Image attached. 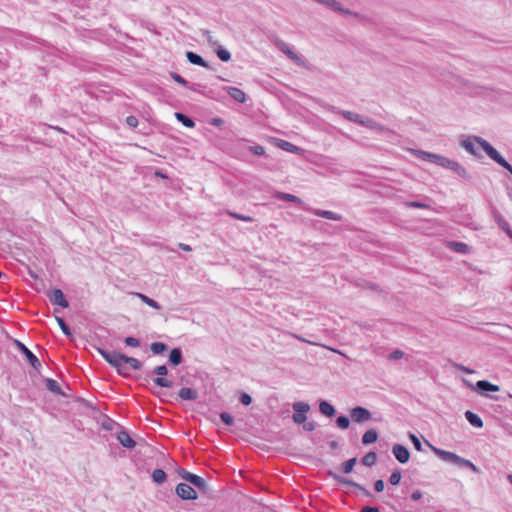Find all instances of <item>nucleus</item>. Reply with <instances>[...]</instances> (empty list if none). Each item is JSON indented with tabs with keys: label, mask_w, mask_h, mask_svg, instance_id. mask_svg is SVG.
I'll list each match as a JSON object with an SVG mask.
<instances>
[{
	"label": "nucleus",
	"mask_w": 512,
	"mask_h": 512,
	"mask_svg": "<svg viewBox=\"0 0 512 512\" xmlns=\"http://www.w3.org/2000/svg\"><path fill=\"white\" fill-rule=\"evenodd\" d=\"M152 480L156 483V484H161L163 483L166 478H167V475H166V472L163 470V469H155L153 472H152Z\"/></svg>",
	"instance_id": "obj_34"
},
{
	"label": "nucleus",
	"mask_w": 512,
	"mask_h": 512,
	"mask_svg": "<svg viewBox=\"0 0 512 512\" xmlns=\"http://www.w3.org/2000/svg\"><path fill=\"white\" fill-rule=\"evenodd\" d=\"M336 424L341 429H347L350 425V420L347 416L340 415L336 419Z\"/></svg>",
	"instance_id": "obj_43"
},
{
	"label": "nucleus",
	"mask_w": 512,
	"mask_h": 512,
	"mask_svg": "<svg viewBox=\"0 0 512 512\" xmlns=\"http://www.w3.org/2000/svg\"><path fill=\"white\" fill-rule=\"evenodd\" d=\"M350 416L354 422L363 423L372 419L371 412L362 406L354 407L350 410Z\"/></svg>",
	"instance_id": "obj_10"
},
{
	"label": "nucleus",
	"mask_w": 512,
	"mask_h": 512,
	"mask_svg": "<svg viewBox=\"0 0 512 512\" xmlns=\"http://www.w3.org/2000/svg\"><path fill=\"white\" fill-rule=\"evenodd\" d=\"M124 342H125V344L127 346L135 347V348L139 347L140 344H141L139 339H137L135 337H131V336L130 337H126L124 339Z\"/></svg>",
	"instance_id": "obj_47"
},
{
	"label": "nucleus",
	"mask_w": 512,
	"mask_h": 512,
	"mask_svg": "<svg viewBox=\"0 0 512 512\" xmlns=\"http://www.w3.org/2000/svg\"><path fill=\"white\" fill-rule=\"evenodd\" d=\"M220 418L228 426H232L234 424V418L227 412L220 413Z\"/></svg>",
	"instance_id": "obj_46"
},
{
	"label": "nucleus",
	"mask_w": 512,
	"mask_h": 512,
	"mask_svg": "<svg viewBox=\"0 0 512 512\" xmlns=\"http://www.w3.org/2000/svg\"><path fill=\"white\" fill-rule=\"evenodd\" d=\"M216 54L218 58L223 62H228L231 59V53L227 49H224L222 47H219L216 50Z\"/></svg>",
	"instance_id": "obj_40"
},
{
	"label": "nucleus",
	"mask_w": 512,
	"mask_h": 512,
	"mask_svg": "<svg viewBox=\"0 0 512 512\" xmlns=\"http://www.w3.org/2000/svg\"><path fill=\"white\" fill-rule=\"evenodd\" d=\"M175 117L176 119L182 123L185 127L187 128H193L195 127V122L193 121V119H191L189 116L181 113V112H176L175 113Z\"/></svg>",
	"instance_id": "obj_29"
},
{
	"label": "nucleus",
	"mask_w": 512,
	"mask_h": 512,
	"mask_svg": "<svg viewBox=\"0 0 512 512\" xmlns=\"http://www.w3.org/2000/svg\"><path fill=\"white\" fill-rule=\"evenodd\" d=\"M449 247L455 252L465 254L468 252V245L463 242L452 241L449 243Z\"/></svg>",
	"instance_id": "obj_32"
},
{
	"label": "nucleus",
	"mask_w": 512,
	"mask_h": 512,
	"mask_svg": "<svg viewBox=\"0 0 512 512\" xmlns=\"http://www.w3.org/2000/svg\"><path fill=\"white\" fill-rule=\"evenodd\" d=\"M277 146L287 152L299 154L301 148L285 140H279Z\"/></svg>",
	"instance_id": "obj_27"
},
{
	"label": "nucleus",
	"mask_w": 512,
	"mask_h": 512,
	"mask_svg": "<svg viewBox=\"0 0 512 512\" xmlns=\"http://www.w3.org/2000/svg\"><path fill=\"white\" fill-rule=\"evenodd\" d=\"M497 223L499 225V227L506 232V234L509 236V238L512 239V229L510 228V225L508 224L507 221H505L504 219L502 218H498L497 219Z\"/></svg>",
	"instance_id": "obj_42"
},
{
	"label": "nucleus",
	"mask_w": 512,
	"mask_h": 512,
	"mask_svg": "<svg viewBox=\"0 0 512 512\" xmlns=\"http://www.w3.org/2000/svg\"><path fill=\"white\" fill-rule=\"evenodd\" d=\"M404 352L400 349H395L393 352L390 353L388 356L389 360L395 361L403 358Z\"/></svg>",
	"instance_id": "obj_49"
},
{
	"label": "nucleus",
	"mask_w": 512,
	"mask_h": 512,
	"mask_svg": "<svg viewBox=\"0 0 512 512\" xmlns=\"http://www.w3.org/2000/svg\"><path fill=\"white\" fill-rule=\"evenodd\" d=\"M19 350L26 356L30 365L37 371L41 368V362L23 343L16 341Z\"/></svg>",
	"instance_id": "obj_13"
},
{
	"label": "nucleus",
	"mask_w": 512,
	"mask_h": 512,
	"mask_svg": "<svg viewBox=\"0 0 512 512\" xmlns=\"http://www.w3.org/2000/svg\"><path fill=\"white\" fill-rule=\"evenodd\" d=\"M431 447H432L433 452L439 458H441L443 461L456 465V463L460 457L459 455H457L453 452H450V451H446V450L437 448V447H433V446H431Z\"/></svg>",
	"instance_id": "obj_15"
},
{
	"label": "nucleus",
	"mask_w": 512,
	"mask_h": 512,
	"mask_svg": "<svg viewBox=\"0 0 512 512\" xmlns=\"http://www.w3.org/2000/svg\"><path fill=\"white\" fill-rule=\"evenodd\" d=\"M292 407L294 410L293 421L297 424L304 423L307 419L305 413L310 410V405L306 402H295Z\"/></svg>",
	"instance_id": "obj_8"
},
{
	"label": "nucleus",
	"mask_w": 512,
	"mask_h": 512,
	"mask_svg": "<svg viewBox=\"0 0 512 512\" xmlns=\"http://www.w3.org/2000/svg\"><path fill=\"white\" fill-rule=\"evenodd\" d=\"M186 58L193 65H198V66H201V67H204L207 69L211 68L209 63L206 60H204L202 58V56H200L199 54H197L195 52L187 51Z\"/></svg>",
	"instance_id": "obj_20"
},
{
	"label": "nucleus",
	"mask_w": 512,
	"mask_h": 512,
	"mask_svg": "<svg viewBox=\"0 0 512 512\" xmlns=\"http://www.w3.org/2000/svg\"><path fill=\"white\" fill-rule=\"evenodd\" d=\"M361 512H380L377 507L365 506L362 508Z\"/></svg>",
	"instance_id": "obj_59"
},
{
	"label": "nucleus",
	"mask_w": 512,
	"mask_h": 512,
	"mask_svg": "<svg viewBox=\"0 0 512 512\" xmlns=\"http://www.w3.org/2000/svg\"><path fill=\"white\" fill-rule=\"evenodd\" d=\"M117 440L123 447L128 449H133L136 446V442L131 438L130 434L126 430L118 432Z\"/></svg>",
	"instance_id": "obj_18"
},
{
	"label": "nucleus",
	"mask_w": 512,
	"mask_h": 512,
	"mask_svg": "<svg viewBox=\"0 0 512 512\" xmlns=\"http://www.w3.org/2000/svg\"><path fill=\"white\" fill-rule=\"evenodd\" d=\"M463 382L466 386L469 388L475 390L478 392L481 396L489 397L495 401L505 400V398L500 396H490L489 392H498L500 390V387L498 385H495L488 380H479L475 384H472L466 379H463Z\"/></svg>",
	"instance_id": "obj_4"
},
{
	"label": "nucleus",
	"mask_w": 512,
	"mask_h": 512,
	"mask_svg": "<svg viewBox=\"0 0 512 512\" xmlns=\"http://www.w3.org/2000/svg\"><path fill=\"white\" fill-rule=\"evenodd\" d=\"M45 385H46V388L49 391H51V392H53L55 394H58V395L62 394L61 387H60L59 383L56 380L51 379V378H46L45 379Z\"/></svg>",
	"instance_id": "obj_30"
},
{
	"label": "nucleus",
	"mask_w": 512,
	"mask_h": 512,
	"mask_svg": "<svg viewBox=\"0 0 512 512\" xmlns=\"http://www.w3.org/2000/svg\"><path fill=\"white\" fill-rule=\"evenodd\" d=\"M357 462V458L353 457L342 464V470L345 474H349L353 471L354 466Z\"/></svg>",
	"instance_id": "obj_39"
},
{
	"label": "nucleus",
	"mask_w": 512,
	"mask_h": 512,
	"mask_svg": "<svg viewBox=\"0 0 512 512\" xmlns=\"http://www.w3.org/2000/svg\"><path fill=\"white\" fill-rule=\"evenodd\" d=\"M309 212L318 217H322V218H326V219H330V220H334V221H341L343 218L342 215L337 214L333 211H329V210L309 209Z\"/></svg>",
	"instance_id": "obj_19"
},
{
	"label": "nucleus",
	"mask_w": 512,
	"mask_h": 512,
	"mask_svg": "<svg viewBox=\"0 0 512 512\" xmlns=\"http://www.w3.org/2000/svg\"><path fill=\"white\" fill-rule=\"evenodd\" d=\"M227 214L229 216H231L232 218H234V219L241 220V221H244V222H253L254 221L253 217L248 216V215H243V214H240V213H237V212L228 211Z\"/></svg>",
	"instance_id": "obj_41"
},
{
	"label": "nucleus",
	"mask_w": 512,
	"mask_h": 512,
	"mask_svg": "<svg viewBox=\"0 0 512 512\" xmlns=\"http://www.w3.org/2000/svg\"><path fill=\"white\" fill-rule=\"evenodd\" d=\"M378 439V433L375 429L367 430L362 436V443L364 445H369L376 442Z\"/></svg>",
	"instance_id": "obj_26"
},
{
	"label": "nucleus",
	"mask_w": 512,
	"mask_h": 512,
	"mask_svg": "<svg viewBox=\"0 0 512 512\" xmlns=\"http://www.w3.org/2000/svg\"><path fill=\"white\" fill-rule=\"evenodd\" d=\"M314 1L323 6L330 8L336 12H340V13L346 14V15H354L355 17L359 16L358 13H354V12L350 11L349 9L343 8L341 3L338 2L337 0H314Z\"/></svg>",
	"instance_id": "obj_11"
},
{
	"label": "nucleus",
	"mask_w": 512,
	"mask_h": 512,
	"mask_svg": "<svg viewBox=\"0 0 512 512\" xmlns=\"http://www.w3.org/2000/svg\"><path fill=\"white\" fill-rule=\"evenodd\" d=\"M339 114L342 115L346 120L360 124V120L362 118L361 115L347 110H340Z\"/></svg>",
	"instance_id": "obj_31"
},
{
	"label": "nucleus",
	"mask_w": 512,
	"mask_h": 512,
	"mask_svg": "<svg viewBox=\"0 0 512 512\" xmlns=\"http://www.w3.org/2000/svg\"><path fill=\"white\" fill-rule=\"evenodd\" d=\"M456 466L471 469L473 472L479 473V469L470 460L464 459L462 457H459Z\"/></svg>",
	"instance_id": "obj_33"
},
{
	"label": "nucleus",
	"mask_w": 512,
	"mask_h": 512,
	"mask_svg": "<svg viewBox=\"0 0 512 512\" xmlns=\"http://www.w3.org/2000/svg\"><path fill=\"white\" fill-rule=\"evenodd\" d=\"M179 476L203 492L208 491L207 482L200 476L193 474L184 468L178 470Z\"/></svg>",
	"instance_id": "obj_5"
},
{
	"label": "nucleus",
	"mask_w": 512,
	"mask_h": 512,
	"mask_svg": "<svg viewBox=\"0 0 512 512\" xmlns=\"http://www.w3.org/2000/svg\"><path fill=\"white\" fill-rule=\"evenodd\" d=\"M168 361H169V363L172 366L180 365L183 362L182 350L180 348H178V347L177 348H173L170 351Z\"/></svg>",
	"instance_id": "obj_23"
},
{
	"label": "nucleus",
	"mask_w": 512,
	"mask_h": 512,
	"mask_svg": "<svg viewBox=\"0 0 512 512\" xmlns=\"http://www.w3.org/2000/svg\"><path fill=\"white\" fill-rule=\"evenodd\" d=\"M178 396L182 400L195 401L198 398V392L195 389L183 387L179 390Z\"/></svg>",
	"instance_id": "obj_22"
},
{
	"label": "nucleus",
	"mask_w": 512,
	"mask_h": 512,
	"mask_svg": "<svg viewBox=\"0 0 512 512\" xmlns=\"http://www.w3.org/2000/svg\"><path fill=\"white\" fill-rule=\"evenodd\" d=\"M402 475L400 470H394L389 478V482L392 485H398L401 481Z\"/></svg>",
	"instance_id": "obj_44"
},
{
	"label": "nucleus",
	"mask_w": 512,
	"mask_h": 512,
	"mask_svg": "<svg viewBox=\"0 0 512 512\" xmlns=\"http://www.w3.org/2000/svg\"><path fill=\"white\" fill-rule=\"evenodd\" d=\"M55 319H56L60 329L62 330V332L67 337H71L72 336L71 330H70L69 326L66 324L65 320L62 317H59V316H55Z\"/></svg>",
	"instance_id": "obj_38"
},
{
	"label": "nucleus",
	"mask_w": 512,
	"mask_h": 512,
	"mask_svg": "<svg viewBox=\"0 0 512 512\" xmlns=\"http://www.w3.org/2000/svg\"><path fill=\"white\" fill-rule=\"evenodd\" d=\"M150 349L153 354L159 355L165 352L168 349V346L163 342H153Z\"/></svg>",
	"instance_id": "obj_36"
},
{
	"label": "nucleus",
	"mask_w": 512,
	"mask_h": 512,
	"mask_svg": "<svg viewBox=\"0 0 512 512\" xmlns=\"http://www.w3.org/2000/svg\"><path fill=\"white\" fill-rule=\"evenodd\" d=\"M431 447H432L433 452L439 458H441L443 461L456 465V463L460 457L459 455H457L453 452H450V451H446V450L437 448V447H433V446H431Z\"/></svg>",
	"instance_id": "obj_16"
},
{
	"label": "nucleus",
	"mask_w": 512,
	"mask_h": 512,
	"mask_svg": "<svg viewBox=\"0 0 512 512\" xmlns=\"http://www.w3.org/2000/svg\"><path fill=\"white\" fill-rule=\"evenodd\" d=\"M377 461V454L373 451L368 452L363 458H362V464L368 467H371L376 464Z\"/></svg>",
	"instance_id": "obj_35"
},
{
	"label": "nucleus",
	"mask_w": 512,
	"mask_h": 512,
	"mask_svg": "<svg viewBox=\"0 0 512 512\" xmlns=\"http://www.w3.org/2000/svg\"><path fill=\"white\" fill-rule=\"evenodd\" d=\"M465 418L471 426L475 428L483 427V421L476 413L468 410L465 412Z\"/></svg>",
	"instance_id": "obj_24"
},
{
	"label": "nucleus",
	"mask_w": 512,
	"mask_h": 512,
	"mask_svg": "<svg viewBox=\"0 0 512 512\" xmlns=\"http://www.w3.org/2000/svg\"><path fill=\"white\" fill-rule=\"evenodd\" d=\"M223 124H224V121L221 118H213L211 120V125H213V126L219 127V126H221Z\"/></svg>",
	"instance_id": "obj_58"
},
{
	"label": "nucleus",
	"mask_w": 512,
	"mask_h": 512,
	"mask_svg": "<svg viewBox=\"0 0 512 512\" xmlns=\"http://www.w3.org/2000/svg\"><path fill=\"white\" fill-rule=\"evenodd\" d=\"M328 475L330 477H332L338 484L354 487L355 489L359 490L366 497L373 496L369 490H367L364 486L354 482L353 480L345 478L333 471H329Z\"/></svg>",
	"instance_id": "obj_6"
},
{
	"label": "nucleus",
	"mask_w": 512,
	"mask_h": 512,
	"mask_svg": "<svg viewBox=\"0 0 512 512\" xmlns=\"http://www.w3.org/2000/svg\"><path fill=\"white\" fill-rule=\"evenodd\" d=\"M170 76L178 84L185 86V87L189 86V82L187 80H185L180 74H178L176 72H171Z\"/></svg>",
	"instance_id": "obj_45"
},
{
	"label": "nucleus",
	"mask_w": 512,
	"mask_h": 512,
	"mask_svg": "<svg viewBox=\"0 0 512 512\" xmlns=\"http://www.w3.org/2000/svg\"><path fill=\"white\" fill-rule=\"evenodd\" d=\"M337 446H338V443H337L336 441H332V442L330 443V447H331V448H337Z\"/></svg>",
	"instance_id": "obj_64"
},
{
	"label": "nucleus",
	"mask_w": 512,
	"mask_h": 512,
	"mask_svg": "<svg viewBox=\"0 0 512 512\" xmlns=\"http://www.w3.org/2000/svg\"><path fill=\"white\" fill-rule=\"evenodd\" d=\"M153 374L157 375L158 377L153 379V382L155 385L162 387V388H171L173 386V383L171 380L163 377L168 374V368L166 365H160L153 369Z\"/></svg>",
	"instance_id": "obj_7"
},
{
	"label": "nucleus",
	"mask_w": 512,
	"mask_h": 512,
	"mask_svg": "<svg viewBox=\"0 0 512 512\" xmlns=\"http://www.w3.org/2000/svg\"><path fill=\"white\" fill-rule=\"evenodd\" d=\"M224 90L227 91L228 95L239 103H244L246 101V94L237 87H225Z\"/></svg>",
	"instance_id": "obj_21"
},
{
	"label": "nucleus",
	"mask_w": 512,
	"mask_h": 512,
	"mask_svg": "<svg viewBox=\"0 0 512 512\" xmlns=\"http://www.w3.org/2000/svg\"><path fill=\"white\" fill-rule=\"evenodd\" d=\"M138 119L137 117L130 115L126 118V124L131 128H136L138 126Z\"/></svg>",
	"instance_id": "obj_54"
},
{
	"label": "nucleus",
	"mask_w": 512,
	"mask_h": 512,
	"mask_svg": "<svg viewBox=\"0 0 512 512\" xmlns=\"http://www.w3.org/2000/svg\"><path fill=\"white\" fill-rule=\"evenodd\" d=\"M410 440L412 441L414 448L418 451L422 450V443L415 434H410Z\"/></svg>",
	"instance_id": "obj_51"
},
{
	"label": "nucleus",
	"mask_w": 512,
	"mask_h": 512,
	"mask_svg": "<svg viewBox=\"0 0 512 512\" xmlns=\"http://www.w3.org/2000/svg\"><path fill=\"white\" fill-rule=\"evenodd\" d=\"M284 47L281 48L282 52H284L291 60L297 61L298 56L286 45H283Z\"/></svg>",
	"instance_id": "obj_52"
},
{
	"label": "nucleus",
	"mask_w": 512,
	"mask_h": 512,
	"mask_svg": "<svg viewBox=\"0 0 512 512\" xmlns=\"http://www.w3.org/2000/svg\"><path fill=\"white\" fill-rule=\"evenodd\" d=\"M359 125L369 128L371 130L377 131V132H389L390 131L388 128H386L382 124L376 122L375 120H373L372 118H369V117H362Z\"/></svg>",
	"instance_id": "obj_17"
},
{
	"label": "nucleus",
	"mask_w": 512,
	"mask_h": 512,
	"mask_svg": "<svg viewBox=\"0 0 512 512\" xmlns=\"http://www.w3.org/2000/svg\"><path fill=\"white\" fill-rule=\"evenodd\" d=\"M414 156L423 161L434 163L440 167L447 168L455 172L459 177L469 180L471 177L467 170L457 161H453L440 154H435L423 150H412Z\"/></svg>",
	"instance_id": "obj_3"
},
{
	"label": "nucleus",
	"mask_w": 512,
	"mask_h": 512,
	"mask_svg": "<svg viewBox=\"0 0 512 512\" xmlns=\"http://www.w3.org/2000/svg\"><path fill=\"white\" fill-rule=\"evenodd\" d=\"M179 248H180V249H182V250H184V251H191V250H192V249H191V247H190L189 245L184 244V243H180V244H179Z\"/></svg>",
	"instance_id": "obj_62"
},
{
	"label": "nucleus",
	"mask_w": 512,
	"mask_h": 512,
	"mask_svg": "<svg viewBox=\"0 0 512 512\" xmlns=\"http://www.w3.org/2000/svg\"><path fill=\"white\" fill-rule=\"evenodd\" d=\"M319 410L323 415L330 417V418L335 416V414H336V410H335L334 406L325 400L320 401Z\"/></svg>",
	"instance_id": "obj_25"
},
{
	"label": "nucleus",
	"mask_w": 512,
	"mask_h": 512,
	"mask_svg": "<svg viewBox=\"0 0 512 512\" xmlns=\"http://www.w3.org/2000/svg\"><path fill=\"white\" fill-rule=\"evenodd\" d=\"M461 146L470 154L481 157L476 148V144L481 146L485 153L498 165L506 169L512 175V165L486 140L479 136L467 137L461 140Z\"/></svg>",
	"instance_id": "obj_1"
},
{
	"label": "nucleus",
	"mask_w": 512,
	"mask_h": 512,
	"mask_svg": "<svg viewBox=\"0 0 512 512\" xmlns=\"http://www.w3.org/2000/svg\"><path fill=\"white\" fill-rule=\"evenodd\" d=\"M275 197L278 200L293 202V203H297V204H301L302 203V200L299 197H297V196H295L293 194H289V193L277 192Z\"/></svg>",
	"instance_id": "obj_28"
},
{
	"label": "nucleus",
	"mask_w": 512,
	"mask_h": 512,
	"mask_svg": "<svg viewBox=\"0 0 512 512\" xmlns=\"http://www.w3.org/2000/svg\"><path fill=\"white\" fill-rule=\"evenodd\" d=\"M175 492L182 500H196L198 493L187 483H179L176 486Z\"/></svg>",
	"instance_id": "obj_9"
},
{
	"label": "nucleus",
	"mask_w": 512,
	"mask_h": 512,
	"mask_svg": "<svg viewBox=\"0 0 512 512\" xmlns=\"http://www.w3.org/2000/svg\"><path fill=\"white\" fill-rule=\"evenodd\" d=\"M392 453L395 456V458L402 464L407 463L409 461L410 452L407 449V447H405L402 444H395L392 447Z\"/></svg>",
	"instance_id": "obj_14"
},
{
	"label": "nucleus",
	"mask_w": 512,
	"mask_h": 512,
	"mask_svg": "<svg viewBox=\"0 0 512 512\" xmlns=\"http://www.w3.org/2000/svg\"><path fill=\"white\" fill-rule=\"evenodd\" d=\"M239 400L245 406H248L252 403V397L247 393H241Z\"/></svg>",
	"instance_id": "obj_53"
},
{
	"label": "nucleus",
	"mask_w": 512,
	"mask_h": 512,
	"mask_svg": "<svg viewBox=\"0 0 512 512\" xmlns=\"http://www.w3.org/2000/svg\"><path fill=\"white\" fill-rule=\"evenodd\" d=\"M385 488V483L383 480L379 479L376 480L374 483V489L376 492H382Z\"/></svg>",
	"instance_id": "obj_56"
},
{
	"label": "nucleus",
	"mask_w": 512,
	"mask_h": 512,
	"mask_svg": "<svg viewBox=\"0 0 512 512\" xmlns=\"http://www.w3.org/2000/svg\"><path fill=\"white\" fill-rule=\"evenodd\" d=\"M98 353L116 369L119 375H129V367L133 370H141L142 363L134 357L126 356L116 351H108L103 348H97Z\"/></svg>",
	"instance_id": "obj_2"
},
{
	"label": "nucleus",
	"mask_w": 512,
	"mask_h": 512,
	"mask_svg": "<svg viewBox=\"0 0 512 512\" xmlns=\"http://www.w3.org/2000/svg\"><path fill=\"white\" fill-rule=\"evenodd\" d=\"M250 151L257 156H263L265 154V149L261 145L251 146Z\"/></svg>",
	"instance_id": "obj_50"
},
{
	"label": "nucleus",
	"mask_w": 512,
	"mask_h": 512,
	"mask_svg": "<svg viewBox=\"0 0 512 512\" xmlns=\"http://www.w3.org/2000/svg\"><path fill=\"white\" fill-rule=\"evenodd\" d=\"M317 427V423L314 422V421H310V422H304L303 423V429L306 430V431H313L315 430Z\"/></svg>",
	"instance_id": "obj_55"
},
{
	"label": "nucleus",
	"mask_w": 512,
	"mask_h": 512,
	"mask_svg": "<svg viewBox=\"0 0 512 512\" xmlns=\"http://www.w3.org/2000/svg\"><path fill=\"white\" fill-rule=\"evenodd\" d=\"M137 296L142 300V302H144L148 306H150V307H152L154 309H160L161 308L160 304L157 301H155L154 299L148 297L147 295L142 294V293H137Z\"/></svg>",
	"instance_id": "obj_37"
},
{
	"label": "nucleus",
	"mask_w": 512,
	"mask_h": 512,
	"mask_svg": "<svg viewBox=\"0 0 512 512\" xmlns=\"http://www.w3.org/2000/svg\"><path fill=\"white\" fill-rule=\"evenodd\" d=\"M207 41L209 42V44L211 45H217V41H214L213 38L211 36H208L207 37Z\"/></svg>",
	"instance_id": "obj_63"
},
{
	"label": "nucleus",
	"mask_w": 512,
	"mask_h": 512,
	"mask_svg": "<svg viewBox=\"0 0 512 512\" xmlns=\"http://www.w3.org/2000/svg\"><path fill=\"white\" fill-rule=\"evenodd\" d=\"M453 366H454L455 368H457V369H459V370H461V371L465 372V373H468V374H473V373L475 372L474 370H472V369H470V368H468V367H466V366H464V365H462V364L453 363Z\"/></svg>",
	"instance_id": "obj_57"
},
{
	"label": "nucleus",
	"mask_w": 512,
	"mask_h": 512,
	"mask_svg": "<svg viewBox=\"0 0 512 512\" xmlns=\"http://www.w3.org/2000/svg\"><path fill=\"white\" fill-rule=\"evenodd\" d=\"M187 88L191 89L192 91L198 92L200 84L197 83H189V86H186Z\"/></svg>",
	"instance_id": "obj_61"
},
{
	"label": "nucleus",
	"mask_w": 512,
	"mask_h": 512,
	"mask_svg": "<svg viewBox=\"0 0 512 512\" xmlns=\"http://www.w3.org/2000/svg\"><path fill=\"white\" fill-rule=\"evenodd\" d=\"M48 298L53 305H58L62 308H67L69 303L61 289H53L48 293Z\"/></svg>",
	"instance_id": "obj_12"
},
{
	"label": "nucleus",
	"mask_w": 512,
	"mask_h": 512,
	"mask_svg": "<svg viewBox=\"0 0 512 512\" xmlns=\"http://www.w3.org/2000/svg\"><path fill=\"white\" fill-rule=\"evenodd\" d=\"M411 498H412L413 500H419V499H421V498H422V493H421V491H419V490H415V491L411 494Z\"/></svg>",
	"instance_id": "obj_60"
},
{
	"label": "nucleus",
	"mask_w": 512,
	"mask_h": 512,
	"mask_svg": "<svg viewBox=\"0 0 512 512\" xmlns=\"http://www.w3.org/2000/svg\"><path fill=\"white\" fill-rule=\"evenodd\" d=\"M406 206L407 207H410V208H421V209H427L429 208V205L428 204H425L423 202H419V201H410V202H407L406 203Z\"/></svg>",
	"instance_id": "obj_48"
}]
</instances>
